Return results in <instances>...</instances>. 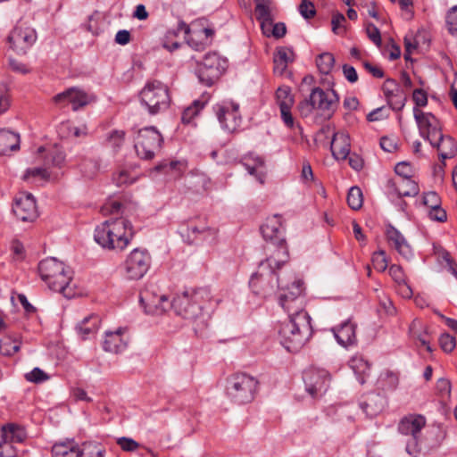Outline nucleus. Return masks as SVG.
Masks as SVG:
<instances>
[{"mask_svg": "<svg viewBox=\"0 0 457 457\" xmlns=\"http://www.w3.org/2000/svg\"><path fill=\"white\" fill-rule=\"evenodd\" d=\"M152 258L146 249L135 248L127 256L124 262L125 275L129 279L142 278L151 267Z\"/></svg>", "mask_w": 457, "mask_h": 457, "instance_id": "13", "label": "nucleus"}, {"mask_svg": "<svg viewBox=\"0 0 457 457\" xmlns=\"http://www.w3.org/2000/svg\"><path fill=\"white\" fill-rule=\"evenodd\" d=\"M26 436L24 428L15 424H8L1 429V438L4 443H21L26 439Z\"/></svg>", "mask_w": 457, "mask_h": 457, "instance_id": "41", "label": "nucleus"}, {"mask_svg": "<svg viewBox=\"0 0 457 457\" xmlns=\"http://www.w3.org/2000/svg\"><path fill=\"white\" fill-rule=\"evenodd\" d=\"M288 252L282 249L277 255L270 254L259 263L257 271L252 275L249 281V286L255 295L267 297L280 287L277 270L288 261Z\"/></svg>", "mask_w": 457, "mask_h": 457, "instance_id": "1", "label": "nucleus"}, {"mask_svg": "<svg viewBox=\"0 0 457 457\" xmlns=\"http://www.w3.org/2000/svg\"><path fill=\"white\" fill-rule=\"evenodd\" d=\"M330 149L335 159H346L351 150L349 135L345 132L335 133L331 141Z\"/></svg>", "mask_w": 457, "mask_h": 457, "instance_id": "27", "label": "nucleus"}, {"mask_svg": "<svg viewBox=\"0 0 457 457\" xmlns=\"http://www.w3.org/2000/svg\"><path fill=\"white\" fill-rule=\"evenodd\" d=\"M386 237L390 245L403 258L408 259L412 255L410 245L404 237L393 226H389L386 228Z\"/></svg>", "mask_w": 457, "mask_h": 457, "instance_id": "31", "label": "nucleus"}, {"mask_svg": "<svg viewBox=\"0 0 457 457\" xmlns=\"http://www.w3.org/2000/svg\"><path fill=\"white\" fill-rule=\"evenodd\" d=\"M289 320L280 324L278 337L288 352L299 351L312 336V326L308 312L288 315Z\"/></svg>", "mask_w": 457, "mask_h": 457, "instance_id": "3", "label": "nucleus"}, {"mask_svg": "<svg viewBox=\"0 0 457 457\" xmlns=\"http://www.w3.org/2000/svg\"><path fill=\"white\" fill-rule=\"evenodd\" d=\"M261 232L263 238L270 243L268 251L270 252V254L277 255L282 249L288 252L280 217L275 215L268 218L265 223L262 225Z\"/></svg>", "mask_w": 457, "mask_h": 457, "instance_id": "14", "label": "nucleus"}, {"mask_svg": "<svg viewBox=\"0 0 457 457\" xmlns=\"http://www.w3.org/2000/svg\"><path fill=\"white\" fill-rule=\"evenodd\" d=\"M345 22V17L342 13H334L331 20V29L333 33L338 36H345L346 32Z\"/></svg>", "mask_w": 457, "mask_h": 457, "instance_id": "49", "label": "nucleus"}, {"mask_svg": "<svg viewBox=\"0 0 457 457\" xmlns=\"http://www.w3.org/2000/svg\"><path fill=\"white\" fill-rule=\"evenodd\" d=\"M413 115L417 122L420 135L429 143H433L436 137L442 133L439 120L431 112H424L419 108H413Z\"/></svg>", "mask_w": 457, "mask_h": 457, "instance_id": "19", "label": "nucleus"}, {"mask_svg": "<svg viewBox=\"0 0 457 457\" xmlns=\"http://www.w3.org/2000/svg\"><path fill=\"white\" fill-rule=\"evenodd\" d=\"M212 299L208 287H200L178 295L171 301V309L185 320L196 321L204 317V309Z\"/></svg>", "mask_w": 457, "mask_h": 457, "instance_id": "5", "label": "nucleus"}, {"mask_svg": "<svg viewBox=\"0 0 457 457\" xmlns=\"http://www.w3.org/2000/svg\"><path fill=\"white\" fill-rule=\"evenodd\" d=\"M372 264L375 270L379 272H383L386 270L388 265V261L386 256V252L383 250H379L375 252L372 255Z\"/></svg>", "mask_w": 457, "mask_h": 457, "instance_id": "51", "label": "nucleus"}, {"mask_svg": "<svg viewBox=\"0 0 457 457\" xmlns=\"http://www.w3.org/2000/svg\"><path fill=\"white\" fill-rule=\"evenodd\" d=\"M275 9L272 0L267 2H260L255 5V16L261 22V28L271 27L274 20L272 12Z\"/></svg>", "mask_w": 457, "mask_h": 457, "instance_id": "38", "label": "nucleus"}, {"mask_svg": "<svg viewBox=\"0 0 457 457\" xmlns=\"http://www.w3.org/2000/svg\"><path fill=\"white\" fill-rule=\"evenodd\" d=\"M439 345L445 353H451L456 346L455 337L448 333H444L439 337Z\"/></svg>", "mask_w": 457, "mask_h": 457, "instance_id": "54", "label": "nucleus"}, {"mask_svg": "<svg viewBox=\"0 0 457 457\" xmlns=\"http://www.w3.org/2000/svg\"><path fill=\"white\" fill-rule=\"evenodd\" d=\"M214 112L221 127L228 132H234L241 125L242 117L239 104L232 101H223L214 106Z\"/></svg>", "mask_w": 457, "mask_h": 457, "instance_id": "16", "label": "nucleus"}, {"mask_svg": "<svg viewBox=\"0 0 457 457\" xmlns=\"http://www.w3.org/2000/svg\"><path fill=\"white\" fill-rule=\"evenodd\" d=\"M187 230L194 235L195 239L207 240L211 238L214 240L218 235V229L206 225L204 220L199 225L190 224L187 227Z\"/></svg>", "mask_w": 457, "mask_h": 457, "instance_id": "42", "label": "nucleus"}, {"mask_svg": "<svg viewBox=\"0 0 457 457\" xmlns=\"http://www.w3.org/2000/svg\"><path fill=\"white\" fill-rule=\"evenodd\" d=\"M30 177H39L42 179H50L51 173L46 167H37L28 169L24 174V179H28Z\"/></svg>", "mask_w": 457, "mask_h": 457, "instance_id": "55", "label": "nucleus"}, {"mask_svg": "<svg viewBox=\"0 0 457 457\" xmlns=\"http://www.w3.org/2000/svg\"><path fill=\"white\" fill-rule=\"evenodd\" d=\"M133 237V228L124 217L109 219L96 226L95 241L108 250H124Z\"/></svg>", "mask_w": 457, "mask_h": 457, "instance_id": "2", "label": "nucleus"}, {"mask_svg": "<svg viewBox=\"0 0 457 457\" xmlns=\"http://www.w3.org/2000/svg\"><path fill=\"white\" fill-rule=\"evenodd\" d=\"M20 346L10 339L0 341V353L4 355H12L17 353Z\"/></svg>", "mask_w": 457, "mask_h": 457, "instance_id": "60", "label": "nucleus"}, {"mask_svg": "<svg viewBox=\"0 0 457 457\" xmlns=\"http://www.w3.org/2000/svg\"><path fill=\"white\" fill-rule=\"evenodd\" d=\"M228 62L216 53H208L197 69L199 80L205 86H212L223 74Z\"/></svg>", "mask_w": 457, "mask_h": 457, "instance_id": "12", "label": "nucleus"}, {"mask_svg": "<svg viewBox=\"0 0 457 457\" xmlns=\"http://www.w3.org/2000/svg\"><path fill=\"white\" fill-rule=\"evenodd\" d=\"M53 101L60 107L71 104V109L76 112L95 101V96L79 87H70L55 95Z\"/></svg>", "mask_w": 457, "mask_h": 457, "instance_id": "18", "label": "nucleus"}, {"mask_svg": "<svg viewBox=\"0 0 457 457\" xmlns=\"http://www.w3.org/2000/svg\"><path fill=\"white\" fill-rule=\"evenodd\" d=\"M258 381L245 373L231 376L227 382V395L236 403H251L256 395Z\"/></svg>", "mask_w": 457, "mask_h": 457, "instance_id": "8", "label": "nucleus"}, {"mask_svg": "<svg viewBox=\"0 0 457 457\" xmlns=\"http://www.w3.org/2000/svg\"><path fill=\"white\" fill-rule=\"evenodd\" d=\"M382 90L391 109L401 111L405 106L407 95L395 79H387L383 84Z\"/></svg>", "mask_w": 457, "mask_h": 457, "instance_id": "22", "label": "nucleus"}, {"mask_svg": "<svg viewBox=\"0 0 457 457\" xmlns=\"http://www.w3.org/2000/svg\"><path fill=\"white\" fill-rule=\"evenodd\" d=\"M430 145L436 148L439 160L443 164L446 159H452L457 154V144L451 136L441 133Z\"/></svg>", "mask_w": 457, "mask_h": 457, "instance_id": "24", "label": "nucleus"}, {"mask_svg": "<svg viewBox=\"0 0 457 457\" xmlns=\"http://www.w3.org/2000/svg\"><path fill=\"white\" fill-rule=\"evenodd\" d=\"M386 237L390 245L403 258L408 259L412 255L410 245L404 237L393 226H389L386 228Z\"/></svg>", "mask_w": 457, "mask_h": 457, "instance_id": "29", "label": "nucleus"}, {"mask_svg": "<svg viewBox=\"0 0 457 457\" xmlns=\"http://www.w3.org/2000/svg\"><path fill=\"white\" fill-rule=\"evenodd\" d=\"M129 344V337L126 328H119L115 331H105L103 342V349L112 353L123 352Z\"/></svg>", "mask_w": 457, "mask_h": 457, "instance_id": "23", "label": "nucleus"}, {"mask_svg": "<svg viewBox=\"0 0 457 457\" xmlns=\"http://www.w3.org/2000/svg\"><path fill=\"white\" fill-rule=\"evenodd\" d=\"M366 33L368 37L377 46H381V36L379 29L372 23H368L366 27Z\"/></svg>", "mask_w": 457, "mask_h": 457, "instance_id": "61", "label": "nucleus"}, {"mask_svg": "<svg viewBox=\"0 0 457 457\" xmlns=\"http://www.w3.org/2000/svg\"><path fill=\"white\" fill-rule=\"evenodd\" d=\"M126 133L124 130L114 129L107 134L106 143L113 152L117 153L123 146Z\"/></svg>", "mask_w": 457, "mask_h": 457, "instance_id": "45", "label": "nucleus"}, {"mask_svg": "<svg viewBox=\"0 0 457 457\" xmlns=\"http://www.w3.org/2000/svg\"><path fill=\"white\" fill-rule=\"evenodd\" d=\"M187 168V162L182 161H164L156 166V170L173 179L180 178Z\"/></svg>", "mask_w": 457, "mask_h": 457, "instance_id": "39", "label": "nucleus"}, {"mask_svg": "<svg viewBox=\"0 0 457 457\" xmlns=\"http://www.w3.org/2000/svg\"><path fill=\"white\" fill-rule=\"evenodd\" d=\"M389 274L395 283L399 284L406 281L404 272L401 266L393 264L389 268Z\"/></svg>", "mask_w": 457, "mask_h": 457, "instance_id": "64", "label": "nucleus"}, {"mask_svg": "<svg viewBox=\"0 0 457 457\" xmlns=\"http://www.w3.org/2000/svg\"><path fill=\"white\" fill-rule=\"evenodd\" d=\"M117 445L125 452H135L140 446L137 441L126 436L119 437Z\"/></svg>", "mask_w": 457, "mask_h": 457, "instance_id": "57", "label": "nucleus"}, {"mask_svg": "<svg viewBox=\"0 0 457 457\" xmlns=\"http://www.w3.org/2000/svg\"><path fill=\"white\" fill-rule=\"evenodd\" d=\"M386 237L390 245L403 258L408 259L412 255L410 245L404 237L393 226H389L386 228Z\"/></svg>", "mask_w": 457, "mask_h": 457, "instance_id": "30", "label": "nucleus"}, {"mask_svg": "<svg viewBox=\"0 0 457 457\" xmlns=\"http://www.w3.org/2000/svg\"><path fill=\"white\" fill-rule=\"evenodd\" d=\"M53 457H80L82 450L74 439L56 442L52 446Z\"/></svg>", "mask_w": 457, "mask_h": 457, "instance_id": "32", "label": "nucleus"}, {"mask_svg": "<svg viewBox=\"0 0 457 457\" xmlns=\"http://www.w3.org/2000/svg\"><path fill=\"white\" fill-rule=\"evenodd\" d=\"M349 366L353 370L361 384L365 382L370 373V364L361 355H355L349 361Z\"/></svg>", "mask_w": 457, "mask_h": 457, "instance_id": "40", "label": "nucleus"}, {"mask_svg": "<svg viewBox=\"0 0 457 457\" xmlns=\"http://www.w3.org/2000/svg\"><path fill=\"white\" fill-rule=\"evenodd\" d=\"M388 115H389V113H388L387 110L386 109V107L382 106V107H378V108L373 110L372 112H370V113H368L367 120L369 121H377V120H380L387 118Z\"/></svg>", "mask_w": 457, "mask_h": 457, "instance_id": "63", "label": "nucleus"}, {"mask_svg": "<svg viewBox=\"0 0 457 457\" xmlns=\"http://www.w3.org/2000/svg\"><path fill=\"white\" fill-rule=\"evenodd\" d=\"M36 40L35 29L22 22H19L8 36L11 47L18 54H26Z\"/></svg>", "mask_w": 457, "mask_h": 457, "instance_id": "17", "label": "nucleus"}, {"mask_svg": "<svg viewBox=\"0 0 457 457\" xmlns=\"http://www.w3.org/2000/svg\"><path fill=\"white\" fill-rule=\"evenodd\" d=\"M356 325L350 320L343 322L339 327L333 328L332 332L339 345L348 347L356 343Z\"/></svg>", "mask_w": 457, "mask_h": 457, "instance_id": "26", "label": "nucleus"}, {"mask_svg": "<svg viewBox=\"0 0 457 457\" xmlns=\"http://www.w3.org/2000/svg\"><path fill=\"white\" fill-rule=\"evenodd\" d=\"M140 103L151 115L166 111L170 104L168 87L160 80H147L139 93Z\"/></svg>", "mask_w": 457, "mask_h": 457, "instance_id": "7", "label": "nucleus"}, {"mask_svg": "<svg viewBox=\"0 0 457 457\" xmlns=\"http://www.w3.org/2000/svg\"><path fill=\"white\" fill-rule=\"evenodd\" d=\"M278 288L281 290L278 296L279 305L288 315H298L300 312H307L304 310L305 298L302 281L295 280L291 286L287 287H284L280 284Z\"/></svg>", "mask_w": 457, "mask_h": 457, "instance_id": "11", "label": "nucleus"}, {"mask_svg": "<svg viewBox=\"0 0 457 457\" xmlns=\"http://www.w3.org/2000/svg\"><path fill=\"white\" fill-rule=\"evenodd\" d=\"M54 167L62 168L65 162V154L59 148H54L49 154L46 163H50Z\"/></svg>", "mask_w": 457, "mask_h": 457, "instance_id": "52", "label": "nucleus"}, {"mask_svg": "<svg viewBox=\"0 0 457 457\" xmlns=\"http://www.w3.org/2000/svg\"><path fill=\"white\" fill-rule=\"evenodd\" d=\"M20 135L10 129H0V155H6L9 152L20 149Z\"/></svg>", "mask_w": 457, "mask_h": 457, "instance_id": "34", "label": "nucleus"}, {"mask_svg": "<svg viewBox=\"0 0 457 457\" xmlns=\"http://www.w3.org/2000/svg\"><path fill=\"white\" fill-rule=\"evenodd\" d=\"M208 102V97L204 96L201 99L195 100L187 106L182 113L181 120L183 123H190L192 120L199 114Z\"/></svg>", "mask_w": 457, "mask_h": 457, "instance_id": "43", "label": "nucleus"}, {"mask_svg": "<svg viewBox=\"0 0 457 457\" xmlns=\"http://www.w3.org/2000/svg\"><path fill=\"white\" fill-rule=\"evenodd\" d=\"M386 400L379 394L369 395L365 401L361 403V408L370 418H374L381 413L385 408Z\"/></svg>", "mask_w": 457, "mask_h": 457, "instance_id": "33", "label": "nucleus"}, {"mask_svg": "<svg viewBox=\"0 0 457 457\" xmlns=\"http://www.w3.org/2000/svg\"><path fill=\"white\" fill-rule=\"evenodd\" d=\"M422 203L431 210L441 205V199L436 192L430 191L424 194Z\"/></svg>", "mask_w": 457, "mask_h": 457, "instance_id": "56", "label": "nucleus"}, {"mask_svg": "<svg viewBox=\"0 0 457 457\" xmlns=\"http://www.w3.org/2000/svg\"><path fill=\"white\" fill-rule=\"evenodd\" d=\"M25 378L27 381L39 384L49 378V376L41 369L34 368L31 371L25 374Z\"/></svg>", "mask_w": 457, "mask_h": 457, "instance_id": "53", "label": "nucleus"}, {"mask_svg": "<svg viewBox=\"0 0 457 457\" xmlns=\"http://www.w3.org/2000/svg\"><path fill=\"white\" fill-rule=\"evenodd\" d=\"M295 59L294 51L286 46L278 47L274 54V72L282 75L286 71L289 62H292Z\"/></svg>", "mask_w": 457, "mask_h": 457, "instance_id": "35", "label": "nucleus"}, {"mask_svg": "<svg viewBox=\"0 0 457 457\" xmlns=\"http://www.w3.org/2000/svg\"><path fill=\"white\" fill-rule=\"evenodd\" d=\"M386 237L390 245L403 258L408 259L412 255L410 245L404 237L393 226H389L386 228Z\"/></svg>", "mask_w": 457, "mask_h": 457, "instance_id": "28", "label": "nucleus"}, {"mask_svg": "<svg viewBox=\"0 0 457 457\" xmlns=\"http://www.w3.org/2000/svg\"><path fill=\"white\" fill-rule=\"evenodd\" d=\"M38 272L51 290L67 298L74 296L75 292L71 287L72 271L62 262L54 257L44 259L38 264Z\"/></svg>", "mask_w": 457, "mask_h": 457, "instance_id": "4", "label": "nucleus"}, {"mask_svg": "<svg viewBox=\"0 0 457 457\" xmlns=\"http://www.w3.org/2000/svg\"><path fill=\"white\" fill-rule=\"evenodd\" d=\"M112 180L118 187L131 184L133 182V179H130L129 173L125 170H121L114 173Z\"/></svg>", "mask_w": 457, "mask_h": 457, "instance_id": "62", "label": "nucleus"}, {"mask_svg": "<svg viewBox=\"0 0 457 457\" xmlns=\"http://www.w3.org/2000/svg\"><path fill=\"white\" fill-rule=\"evenodd\" d=\"M299 12L304 19H311L316 13L314 4L308 0L302 1L299 5Z\"/></svg>", "mask_w": 457, "mask_h": 457, "instance_id": "59", "label": "nucleus"}, {"mask_svg": "<svg viewBox=\"0 0 457 457\" xmlns=\"http://www.w3.org/2000/svg\"><path fill=\"white\" fill-rule=\"evenodd\" d=\"M101 319L97 314H91L85 317L76 327L79 335L82 339L89 338L98 330Z\"/></svg>", "mask_w": 457, "mask_h": 457, "instance_id": "36", "label": "nucleus"}, {"mask_svg": "<svg viewBox=\"0 0 457 457\" xmlns=\"http://www.w3.org/2000/svg\"><path fill=\"white\" fill-rule=\"evenodd\" d=\"M362 192L358 187H352L347 194V204L353 210H359L362 206Z\"/></svg>", "mask_w": 457, "mask_h": 457, "instance_id": "48", "label": "nucleus"}, {"mask_svg": "<svg viewBox=\"0 0 457 457\" xmlns=\"http://www.w3.org/2000/svg\"><path fill=\"white\" fill-rule=\"evenodd\" d=\"M277 104L279 109L292 108L294 105V97L288 87H280L276 92Z\"/></svg>", "mask_w": 457, "mask_h": 457, "instance_id": "44", "label": "nucleus"}, {"mask_svg": "<svg viewBox=\"0 0 457 457\" xmlns=\"http://www.w3.org/2000/svg\"><path fill=\"white\" fill-rule=\"evenodd\" d=\"M334 63L335 58L330 53L320 54L316 59V65L323 74H328L332 71Z\"/></svg>", "mask_w": 457, "mask_h": 457, "instance_id": "47", "label": "nucleus"}, {"mask_svg": "<svg viewBox=\"0 0 457 457\" xmlns=\"http://www.w3.org/2000/svg\"><path fill=\"white\" fill-rule=\"evenodd\" d=\"M12 212L19 220L24 222H32L38 216L34 196L25 192H21L15 196Z\"/></svg>", "mask_w": 457, "mask_h": 457, "instance_id": "20", "label": "nucleus"}, {"mask_svg": "<svg viewBox=\"0 0 457 457\" xmlns=\"http://www.w3.org/2000/svg\"><path fill=\"white\" fill-rule=\"evenodd\" d=\"M420 325V322L417 321H413L411 323L410 327L411 335L415 340H418L421 344V345L425 346L428 352H432V349L429 345V339L427 329L425 328H422V329H419L418 327Z\"/></svg>", "mask_w": 457, "mask_h": 457, "instance_id": "46", "label": "nucleus"}, {"mask_svg": "<svg viewBox=\"0 0 457 457\" xmlns=\"http://www.w3.org/2000/svg\"><path fill=\"white\" fill-rule=\"evenodd\" d=\"M426 426V418L420 414H408L398 424V431L409 436L406 451L411 454L420 449L422 445L421 431Z\"/></svg>", "mask_w": 457, "mask_h": 457, "instance_id": "10", "label": "nucleus"}, {"mask_svg": "<svg viewBox=\"0 0 457 457\" xmlns=\"http://www.w3.org/2000/svg\"><path fill=\"white\" fill-rule=\"evenodd\" d=\"M82 455L80 457H104L105 449L96 443H87L84 445Z\"/></svg>", "mask_w": 457, "mask_h": 457, "instance_id": "50", "label": "nucleus"}, {"mask_svg": "<svg viewBox=\"0 0 457 457\" xmlns=\"http://www.w3.org/2000/svg\"><path fill=\"white\" fill-rule=\"evenodd\" d=\"M243 165L249 174L254 176L261 183L264 179V160L258 155L250 154L244 158Z\"/></svg>", "mask_w": 457, "mask_h": 457, "instance_id": "37", "label": "nucleus"}, {"mask_svg": "<svg viewBox=\"0 0 457 457\" xmlns=\"http://www.w3.org/2000/svg\"><path fill=\"white\" fill-rule=\"evenodd\" d=\"M387 187L390 192L395 193L399 197L415 196L419 194L420 188L411 178H398L387 181Z\"/></svg>", "mask_w": 457, "mask_h": 457, "instance_id": "25", "label": "nucleus"}, {"mask_svg": "<svg viewBox=\"0 0 457 457\" xmlns=\"http://www.w3.org/2000/svg\"><path fill=\"white\" fill-rule=\"evenodd\" d=\"M163 137L154 127L139 129L134 137V148L137 155L142 160H152L161 150Z\"/></svg>", "mask_w": 457, "mask_h": 457, "instance_id": "9", "label": "nucleus"}, {"mask_svg": "<svg viewBox=\"0 0 457 457\" xmlns=\"http://www.w3.org/2000/svg\"><path fill=\"white\" fill-rule=\"evenodd\" d=\"M140 303L145 312L152 315H162L171 308V302L165 295H158L149 288L140 293Z\"/></svg>", "mask_w": 457, "mask_h": 457, "instance_id": "21", "label": "nucleus"}, {"mask_svg": "<svg viewBox=\"0 0 457 457\" xmlns=\"http://www.w3.org/2000/svg\"><path fill=\"white\" fill-rule=\"evenodd\" d=\"M330 378L329 372L320 368L311 367L303 372L305 389L312 397L321 396L327 392Z\"/></svg>", "mask_w": 457, "mask_h": 457, "instance_id": "15", "label": "nucleus"}, {"mask_svg": "<svg viewBox=\"0 0 457 457\" xmlns=\"http://www.w3.org/2000/svg\"><path fill=\"white\" fill-rule=\"evenodd\" d=\"M446 23L449 32L457 37V6H453L447 13Z\"/></svg>", "mask_w": 457, "mask_h": 457, "instance_id": "58", "label": "nucleus"}, {"mask_svg": "<svg viewBox=\"0 0 457 457\" xmlns=\"http://www.w3.org/2000/svg\"><path fill=\"white\" fill-rule=\"evenodd\" d=\"M338 102L339 97L335 90L324 91L320 87H313L309 97L299 103L298 110L303 117H308L313 111H318L320 115L330 118Z\"/></svg>", "mask_w": 457, "mask_h": 457, "instance_id": "6", "label": "nucleus"}]
</instances>
